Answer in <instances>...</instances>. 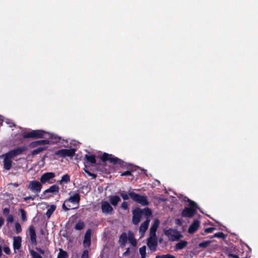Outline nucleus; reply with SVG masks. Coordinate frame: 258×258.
Segmentation results:
<instances>
[{
  "instance_id": "obj_1",
  "label": "nucleus",
  "mask_w": 258,
  "mask_h": 258,
  "mask_svg": "<svg viewBox=\"0 0 258 258\" xmlns=\"http://www.w3.org/2000/svg\"><path fill=\"white\" fill-rule=\"evenodd\" d=\"M102 162H105L109 161L115 165H119L121 168H124L126 165V163L121 159L115 157L112 154L104 153L100 158Z\"/></svg>"
},
{
  "instance_id": "obj_2",
  "label": "nucleus",
  "mask_w": 258,
  "mask_h": 258,
  "mask_svg": "<svg viewBox=\"0 0 258 258\" xmlns=\"http://www.w3.org/2000/svg\"><path fill=\"white\" fill-rule=\"evenodd\" d=\"M187 202L188 203V207H185L181 212V216L186 218H191L196 213L197 209H199L196 203L188 199Z\"/></svg>"
},
{
  "instance_id": "obj_3",
  "label": "nucleus",
  "mask_w": 258,
  "mask_h": 258,
  "mask_svg": "<svg viewBox=\"0 0 258 258\" xmlns=\"http://www.w3.org/2000/svg\"><path fill=\"white\" fill-rule=\"evenodd\" d=\"M147 244L152 252L157 250L158 246V239L155 231H151L150 236L147 239Z\"/></svg>"
},
{
  "instance_id": "obj_4",
  "label": "nucleus",
  "mask_w": 258,
  "mask_h": 258,
  "mask_svg": "<svg viewBox=\"0 0 258 258\" xmlns=\"http://www.w3.org/2000/svg\"><path fill=\"white\" fill-rule=\"evenodd\" d=\"M128 195L133 201L137 202L142 206H148L149 204L147 197L146 196L140 195L133 191L129 192Z\"/></svg>"
},
{
  "instance_id": "obj_5",
  "label": "nucleus",
  "mask_w": 258,
  "mask_h": 258,
  "mask_svg": "<svg viewBox=\"0 0 258 258\" xmlns=\"http://www.w3.org/2000/svg\"><path fill=\"white\" fill-rule=\"evenodd\" d=\"M46 134V132L42 130H32L27 134H24L23 135V139H45V137H47Z\"/></svg>"
},
{
  "instance_id": "obj_6",
  "label": "nucleus",
  "mask_w": 258,
  "mask_h": 258,
  "mask_svg": "<svg viewBox=\"0 0 258 258\" xmlns=\"http://www.w3.org/2000/svg\"><path fill=\"white\" fill-rule=\"evenodd\" d=\"M164 234L171 241H176L182 237L181 234L176 229H169L164 231Z\"/></svg>"
},
{
  "instance_id": "obj_7",
  "label": "nucleus",
  "mask_w": 258,
  "mask_h": 258,
  "mask_svg": "<svg viewBox=\"0 0 258 258\" xmlns=\"http://www.w3.org/2000/svg\"><path fill=\"white\" fill-rule=\"evenodd\" d=\"M76 151V149L75 148L62 149L56 151L55 155L61 157H73L75 156Z\"/></svg>"
},
{
  "instance_id": "obj_8",
  "label": "nucleus",
  "mask_w": 258,
  "mask_h": 258,
  "mask_svg": "<svg viewBox=\"0 0 258 258\" xmlns=\"http://www.w3.org/2000/svg\"><path fill=\"white\" fill-rule=\"evenodd\" d=\"M55 177V174L54 172H49L43 173L40 178L41 183L42 184L45 183H52L54 182L53 178Z\"/></svg>"
},
{
  "instance_id": "obj_9",
  "label": "nucleus",
  "mask_w": 258,
  "mask_h": 258,
  "mask_svg": "<svg viewBox=\"0 0 258 258\" xmlns=\"http://www.w3.org/2000/svg\"><path fill=\"white\" fill-rule=\"evenodd\" d=\"M27 146H22L10 150L7 153V154H8V156L13 158L18 155L22 154L25 151H27Z\"/></svg>"
},
{
  "instance_id": "obj_10",
  "label": "nucleus",
  "mask_w": 258,
  "mask_h": 258,
  "mask_svg": "<svg viewBox=\"0 0 258 258\" xmlns=\"http://www.w3.org/2000/svg\"><path fill=\"white\" fill-rule=\"evenodd\" d=\"M42 183L36 180H32L29 182L28 188L33 192L39 193L42 187Z\"/></svg>"
},
{
  "instance_id": "obj_11",
  "label": "nucleus",
  "mask_w": 258,
  "mask_h": 258,
  "mask_svg": "<svg viewBox=\"0 0 258 258\" xmlns=\"http://www.w3.org/2000/svg\"><path fill=\"white\" fill-rule=\"evenodd\" d=\"M101 210L106 215H112L113 209L110 204L107 201H102L101 203Z\"/></svg>"
},
{
  "instance_id": "obj_12",
  "label": "nucleus",
  "mask_w": 258,
  "mask_h": 258,
  "mask_svg": "<svg viewBox=\"0 0 258 258\" xmlns=\"http://www.w3.org/2000/svg\"><path fill=\"white\" fill-rule=\"evenodd\" d=\"M133 214L132 222L134 225H137L140 221L143 212L139 208H138L134 210Z\"/></svg>"
},
{
  "instance_id": "obj_13",
  "label": "nucleus",
  "mask_w": 258,
  "mask_h": 258,
  "mask_svg": "<svg viewBox=\"0 0 258 258\" xmlns=\"http://www.w3.org/2000/svg\"><path fill=\"white\" fill-rule=\"evenodd\" d=\"M91 229H88L86 231V233L85 234L84 239L83 241V246L85 248L89 247L91 245Z\"/></svg>"
},
{
  "instance_id": "obj_14",
  "label": "nucleus",
  "mask_w": 258,
  "mask_h": 258,
  "mask_svg": "<svg viewBox=\"0 0 258 258\" xmlns=\"http://www.w3.org/2000/svg\"><path fill=\"white\" fill-rule=\"evenodd\" d=\"M81 198L79 193H75L73 196H71L69 198L66 200V203H72L73 204H77L78 206L76 208L72 209H76L78 208L79 204L80 202Z\"/></svg>"
},
{
  "instance_id": "obj_15",
  "label": "nucleus",
  "mask_w": 258,
  "mask_h": 258,
  "mask_svg": "<svg viewBox=\"0 0 258 258\" xmlns=\"http://www.w3.org/2000/svg\"><path fill=\"white\" fill-rule=\"evenodd\" d=\"M29 234L30 236L31 243L32 244L36 245V234L35 232V229L33 225H31L29 227Z\"/></svg>"
},
{
  "instance_id": "obj_16",
  "label": "nucleus",
  "mask_w": 258,
  "mask_h": 258,
  "mask_svg": "<svg viewBox=\"0 0 258 258\" xmlns=\"http://www.w3.org/2000/svg\"><path fill=\"white\" fill-rule=\"evenodd\" d=\"M4 156V168L7 170H9L12 167V157L8 156V154L6 153L3 155Z\"/></svg>"
},
{
  "instance_id": "obj_17",
  "label": "nucleus",
  "mask_w": 258,
  "mask_h": 258,
  "mask_svg": "<svg viewBox=\"0 0 258 258\" xmlns=\"http://www.w3.org/2000/svg\"><path fill=\"white\" fill-rule=\"evenodd\" d=\"M45 139H47L50 141V144H55L59 143L60 141V138L55 135H53L46 133Z\"/></svg>"
},
{
  "instance_id": "obj_18",
  "label": "nucleus",
  "mask_w": 258,
  "mask_h": 258,
  "mask_svg": "<svg viewBox=\"0 0 258 258\" xmlns=\"http://www.w3.org/2000/svg\"><path fill=\"white\" fill-rule=\"evenodd\" d=\"M200 225V221L199 220L197 219L194 220L188 229V232L190 234L194 233L198 229Z\"/></svg>"
},
{
  "instance_id": "obj_19",
  "label": "nucleus",
  "mask_w": 258,
  "mask_h": 258,
  "mask_svg": "<svg viewBox=\"0 0 258 258\" xmlns=\"http://www.w3.org/2000/svg\"><path fill=\"white\" fill-rule=\"evenodd\" d=\"M59 186L56 184H53L49 187L48 189L45 190L43 191V194L45 195L48 192H51L54 195L57 194L59 192Z\"/></svg>"
},
{
  "instance_id": "obj_20",
  "label": "nucleus",
  "mask_w": 258,
  "mask_h": 258,
  "mask_svg": "<svg viewBox=\"0 0 258 258\" xmlns=\"http://www.w3.org/2000/svg\"><path fill=\"white\" fill-rule=\"evenodd\" d=\"M109 201L112 206L116 207L121 201V199L117 195L110 196L109 197Z\"/></svg>"
},
{
  "instance_id": "obj_21",
  "label": "nucleus",
  "mask_w": 258,
  "mask_h": 258,
  "mask_svg": "<svg viewBox=\"0 0 258 258\" xmlns=\"http://www.w3.org/2000/svg\"><path fill=\"white\" fill-rule=\"evenodd\" d=\"M136 166H133L131 164H126L125 167H124L123 168H126L128 170L125 172L121 173L120 174L121 176L132 175V172L136 170Z\"/></svg>"
},
{
  "instance_id": "obj_22",
  "label": "nucleus",
  "mask_w": 258,
  "mask_h": 258,
  "mask_svg": "<svg viewBox=\"0 0 258 258\" xmlns=\"http://www.w3.org/2000/svg\"><path fill=\"white\" fill-rule=\"evenodd\" d=\"M188 244V242L186 240H180L179 242L177 243L174 246V250L177 251L183 249Z\"/></svg>"
},
{
  "instance_id": "obj_23",
  "label": "nucleus",
  "mask_w": 258,
  "mask_h": 258,
  "mask_svg": "<svg viewBox=\"0 0 258 258\" xmlns=\"http://www.w3.org/2000/svg\"><path fill=\"white\" fill-rule=\"evenodd\" d=\"M22 238L20 236L15 237L13 241V248L15 250L19 249L21 247Z\"/></svg>"
},
{
  "instance_id": "obj_24",
  "label": "nucleus",
  "mask_w": 258,
  "mask_h": 258,
  "mask_svg": "<svg viewBox=\"0 0 258 258\" xmlns=\"http://www.w3.org/2000/svg\"><path fill=\"white\" fill-rule=\"evenodd\" d=\"M127 236L126 233H122L119 236V243L120 246H124L127 241Z\"/></svg>"
},
{
  "instance_id": "obj_25",
  "label": "nucleus",
  "mask_w": 258,
  "mask_h": 258,
  "mask_svg": "<svg viewBox=\"0 0 258 258\" xmlns=\"http://www.w3.org/2000/svg\"><path fill=\"white\" fill-rule=\"evenodd\" d=\"M127 239L129 241V242L133 246H136L137 244V240L135 239L133 233L129 231L128 232V236L127 237Z\"/></svg>"
},
{
  "instance_id": "obj_26",
  "label": "nucleus",
  "mask_w": 258,
  "mask_h": 258,
  "mask_svg": "<svg viewBox=\"0 0 258 258\" xmlns=\"http://www.w3.org/2000/svg\"><path fill=\"white\" fill-rule=\"evenodd\" d=\"M85 158L86 159V163H90L92 164H95L96 162V156L94 155H88L86 154ZM86 163V162H85Z\"/></svg>"
},
{
  "instance_id": "obj_27",
  "label": "nucleus",
  "mask_w": 258,
  "mask_h": 258,
  "mask_svg": "<svg viewBox=\"0 0 258 258\" xmlns=\"http://www.w3.org/2000/svg\"><path fill=\"white\" fill-rule=\"evenodd\" d=\"M149 225V220H146L143 223H142L140 226L139 230L140 232L144 233L148 228Z\"/></svg>"
},
{
  "instance_id": "obj_28",
  "label": "nucleus",
  "mask_w": 258,
  "mask_h": 258,
  "mask_svg": "<svg viewBox=\"0 0 258 258\" xmlns=\"http://www.w3.org/2000/svg\"><path fill=\"white\" fill-rule=\"evenodd\" d=\"M70 181V176L68 174L63 175L61 179L58 181L60 184L67 183Z\"/></svg>"
},
{
  "instance_id": "obj_29",
  "label": "nucleus",
  "mask_w": 258,
  "mask_h": 258,
  "mask_svg": "<svg viewBox=\"0 0 258 258\" xmlns=\"http://www.w3.org/2000/svg\"><path fill=\"white\" fill-rule=\"evenodd\" d=\"M56 206L54 205H51L49 208H48L46 213V215L48 218H50L52 215L53 212L56 209Z\"/></svg>"
},
{
  "instance_id": "obj_30",
  "label": "nucleus",
  "mask_w": 258,
  "mask_h": 258,
  "mask_svg": "<svg viewBox=\"0 0 258 258\" xmlns=\"http://www.w3.org/2000/svg\"><path fill=\"white\" fill-rule=\"evenodd\" d=\"M139 253L141 255V258H146V246L145 245L139 248Z\"/></svg>"
},
{
  "instance_id": "obj_31",
  "label": "nucleus",
  "mask_w": 258,
  "mask_h": 258,
  "mask_svg": "<svg viewBox=\"0 0 258 258\" xmlns=\"http://www.w3.org/2000/svg\"><path fill=\"white\" fill-rule=\"evenodd\" d=\"M85 227L84 222L81 220H79L75 225V228L77 230H81Z\"/></svg>"
},
{
  "instance_id": "obj_32",
  "label": "nucleus",
  "mask_w": 258,
  "mask_h": 258,
  "mask_svg": "<svg viewBox=\"0 0 258 258\" xmlns=\"http://www.w3.org/2000/svg\"><path fill=\"white\" fill-rule=\"evenodd\" d=\"M46 149V147H39L32 151L31 154L32 156L36 155L37 154H39L41 152Z\"/></svg>"
},
{
  "instance_id": "obj_33",
  "label": "nucleus",
  "mask_w": 258,
  "mask_h": 258,
  "mask_svg": "<svg viewBox=\"0 0 258 258\" xmlns=\"http://www.w3.org/2000/svg\"><path fill=\"white\" fill-rule=\"evenodd\" d=\"M68 257V253L60 249L57 255V258H67Z\"/></svg>"
},
{
  "instance_id": "obj_34",
  "label": "nucleus",
  "mask_w": 258,
  "mask_h": 258,
  "mask_svg": "<svg viewBox=\"0 0 258 258\" xmlns=\"http://www.w3.org/2000/svg\"><path fill=\"white\" fill-rule=\"evenodd\" d=\"M211 240L204 241L203 242L200 243L198 246L201 248H206L211 244Z\"/></svg>"
},
{
  "instance_id": "obj_35",
  "label": "nucleus",
  "mask_w": 258,
  "mask_h": 258,
  "mask_svg": "<svg viewBox=\"0 0 258 258\" xmlns=\"http://www.w3.org/2000/svg\"><path fill=\"white\" fill-rule=\"evenodd\" d=\"M226 237H227V235L224 234L222 232H219L214 234L211 238L218 237V238H221L222 239H225L226 238Z\"/></svg>"
},
{
  "instance_id": "obj_36",
  "label": "nucleus",
  "mask_w": 258,
  "mask_h": 258,
  "mask_svg": "<svg viewBox=\"0 0 258 258\" xmlns=\"http://www.w3.org/2000/svg\"><path fill=\"white\" fill-rule=\"evenodd\" d=\"M31 255L33 258H42L41 255L33 249L30 250Z\"/></svg>"
},
{
  "instance_id": "obj_37",
  "label": "nucleus",
  "mask_w": 258,
  "mask_h": 258,
  "mask_svg": "<svg viewBox=\"0 0 258 258\" xmlns=\"http://www.w3.org/2000/svg\"><path fill=\"white\" fill-rule=\"evenodd\" d=\"M155 258H176L175 256L171 254H162L160 255H157Z\"/></svg>"
},
{
  "instance_id": "obj_38",
  "label": "nucleus",
  "mask_w": 258,
  "mask_h": 258,
  "mask_svg": "<svg viewBox=\"0 0 258 258\" xmlns=\"http://www.w3.org/2000/svg\"><path fill=\"white\" fill-rule=\"evenodd\" d=\"M15 231L17 234H19L22 231V228L20 224L18 222H16L15 224Z\"/></svg>"
},
{
  "instance_id": "obj_39",
  "label": "nucleus",
  "mask_w": 258,
  "mask_h": 258,
  "mask_svg": "<svg viewBox=\"0 0 258 258\" xmlns=\"http://www.w3.org/2000/svg\"><path fill=\"white\" fill-rule=\"evenodd\" d=\"M20 212H21V217H22V221L24 222L26 221L27 220V216H26V213L25 211L23 209H21Z\"/></svg>"
},
{
  "instance_id": "obj_40",
  "label": "nucleus",
  "mask_w": 258,
  "mask_h": 258,
  "mask_svg": "<svg viewBox=\"0 0 258 258\" xmlns=\"http://www.w3.org/2000/svg\"><path fill=\"white\" fill-rule=\"evenodd\" d=\"M38 146L41 145L50 144V141L46 139V140L37 141Z\"/></svg>"
},
{
  "instance_id": "obj_41",
  "label": "nucleus",
  "mask_w": 258,
  "mask_h": 258,
  "mask_svg": "<svg viewBox=\"0 0 258 258\" xmlns=\"http://www.w3.org/2000/svg\"><path fill=\"white\" fill-rule=\"evenodd\" d=\"M120 196L124 200H127L129 199V195L125 193L124 191H122L119 193Z\"/></svg>"
},
{
  "instance_id": "obj_42",
  "label": "nucleus",
  "mask_w": 258,
  "mask_h": 258,
  "mask_svg": "<svg viewBox=\"0 0 258 258\" xmlns=\"http://www.w3.org/2000/svg\"><path fill=\"white\" fill-rule=\"evenodd\" d=\"M71 206L69 205V203H66V201L62 206L63 210L66 211H69L70 209Z\"/></svg>"
},
{
  "instance_id": "obj_43",
  "label": "nucleus",
  "mask_w": 258,
  "mask_h": 258,
  "mask_svg": "<svg viewBox=\"0 0 258 258\" xmlns=\"http://www.w3.org/2000/svg\"><path fill=\"white\" fill-rule=\"evenodd\" d=\"M5 217L8 223H12L14 222V216L12 214H9Z\"/></svg>"
},
{
  "instance_id": "obj_44",
  "label": "nucleus",
  "mask_w": 258,
  "mask_h": 258,
  "mask_svg": "<svg viewBox=\"0 0 258 258\" xmlns=\"http://www.w3.org/2000/svg\"><path fill=\"white\" fill-rule=\"evenodd\" d=\"M121 208L124 210H128V204L126 202H123L121 205Z\"/></svg>"
},
{
  "instance_id": "obj_45",
  "label": "nucleus",
  "mask_w": 258,
  "mask_h": 258,
  "mask_svg": "<svg viewBox=\"0 0 258 258\" xmlns=\"http://www.w3.org/2000/svg\"><path fill=\"white\" fill-rule=\"evenodd\" d=\"M216 229L214 227H208L205 229V233H212Z\"/></svg>"
},
{
  "instance_id": "obj_46",
  "label": "nucleus",
  "mask_w": 258,
  "mask_h": 258,
  "mask_svg": "<svg viewBox=\"0 0 258 258\" xmlns=\"http://www.w3.org/2000/svg\"><path fill=\"white\" fill-rule=\"evenodd\" d=\"M3 250H4V251L5 252V253H6L7 254H10L11 253V250H10V248L7 246H5L4 247H3Z\"/></svg>"
},
{
  "instance_id": "obj_47",
  "label": "nucleus",
  "mask_w": 258,
  "mask_h": 258,
  "mask_svg": "<svg viewBox=\"0 0 258 258\" xmlns=\"http://www.w3.org/2000/svg\"><path fill=\"white\" fill-rule=\"evenodd\" d=\"M10 209L8 208H5L3 210V213L5 216L9 215Z\"/></svg>"
},
{
  "instance_id": "obj_48",
  "label": "nucleus",
  "mask_w": 258,
  "mask_h": 258,
  "mask_svg": "<svg viewBox=\"0 0 258 258\" xmlns=\"http://www.w3.org/2000/svg\"><path fill=\"white\" fill-rule=\"evenodd\" d=\"M145 215L147 216H150L152 215L151 210L148 208H146L145 209Z\"/></svg>"
},
{
  "instance_id": "obj_49",
  "label": "nucleus",
  "mask_w": 258,
  "mask_h": 258,
  "mask_svg": "<svg viewBox=\"0 0 258 258\" xmlns=\"http://www.w3.org/2000/svg\"><path fill=\"white\" fill-rule=\"evenodd\" d=\"M82 258H88V251L87 249L84 250L82 255Z\"/></svg>"
},
{
  "instance_id": "obj_50",
  "label": "nucleus",
  "mask_w": 258,
  "mask_h": 258,
  "mask_svg": "<svg viewBox=\"0 0 258 258\" xmlns=\"http://www.w3.org/2000/svg\"><path fill=\"white\" fill-rule=\"evenodd\" d=\"M86 173L90 176L92 177L93 179H95L97 177L96 174L90 172L89 171H86Z\"/></svg>"
},
{
  "instance_id": "obj_51",
  "label": "nucleus",
  "mask_w": 258,
  "mask_h": 258,
  "mask_svg": "<svg viewBox=\"0 0 258 258\" xmlns=\"http://www.w3.org/2000/svg\"><path fill=\"white\" fill-rule=\"evenodd\" d=\"M35 198V196L32 197V196H30L24 197L23 200L24 201H27L29 200H34Z\"/></svg>"
},
{
  "instance_id": "obj_52",
  "label": "nucleus",
  "mask_w": 258,
  "mask_h": 258,
  "mask_svg": "<svg viewBox=\"0 0 258 258\" xmlns=\"http://www.w3.org/2000/svg\"><path fill=\"white\" fill-rule=\"evenodd\" d=\"M38 146V143H37V141L32 142L29 145V146H30V148H34V147H37Z\"/></svg>"
},
{
  "instance_id": "obj_53",
  "label": "nucleus",
  "mask_w": 258,
  "mask_h": 258,
  "mask_svg": "<svg viewBox=\"0 0 258 258\" xmlns=\"http://www.w3.org/2000/svg\"><path fill=\"white\" fill-rule=\"evenodd\" d=\"M228 257V258H239L238 255L232 253H229Z\"/></svg>"
},
{
  "instance_id": "obj_54",
  "label": "nucleus",
  "mask_w": 258,
  "mask_h": 258,
  "mask_svg": "<svg viewBox=\"0 0 258 258\" xmlns=\"http://www.w3.org/2000/svg\"><path fill=\"white\" fill-rule=\"evenodd\" d=\"M35 249L37 251H38L41 254H43L45 253L44 250L40 247H36Z\"/></svg>"
},
{
  "instance_id": "obj_55",
  "label": "nucleus",
  "mask_w": 258,
  "mask_h": 258,
  "mask_svg": "<svg viewBox=\"0 0 258 258\" xmlns=\"http://www.w3.org/2000/svg\"><path fill=\"white\" fill-rule=\"evenodd\" d=\"M4 219L2 216H0V228L4 225Z\"/></svg>"
},
{
  "instance_id": "obj_56",
  "label": "nucleus",
  "mask_w": 258,
  "mask_h": 258,
  "mask_svg": "<svg viewBox=\"0 0 258 258\" xmlns=\"http://www.w3.org/2000/svg\"><path fill=\"white\" fill-rule=\"evenodd\" d=\"M130 253V248H127L126 251L123 253V255H128Z\"/></svg>"
},
{
  "instance_id": "obj_57",
  "label": "nucleus",
  "mask_w": 258,
  "mask_h": 258,
  "mask_svg": "<svg viewBox=\"0 0 258 258\" xmlns=\"http://www.w3.org/2000/svg\"><path fill=\"white\" fill-rule=\"evenodd\" d=\"M11 184L16 187H18L19 186V183L17 182L11 183Z\"/></svg>"
},
{
  "instance_id": "obj_58",
  "label": "nucleus",
  "mask_w": 258,
  "mask_h": 258,
  "mask_svg": "<svg viewBox=\"0 0 258 258\" xmlns=\"http://www.w3.org/2000/svg\"><path fill=\"white\" fill-rule=\"evenodd\" d=\"M156 227H154V226H152L150 229V232H151V231H155V232L156 233Z\"/></svg>"
},
{
  "instance_id": "obj_59",
  "label": "nucleus",
  "mask_w": 258,
  "mask_h": 258,
  "mask_svg": "<svg viewBox=\"0 0 258 258\" xmlns=\"http://www.w3.org/2000/svg\"><path fill=\"white\" fill-rule=\"evenodd\" d=\"M159 221L157 220L154 224L153 226H154V227H156V228H157L158 226Z\"/></svg>"
},
{
  "instance_id": "obj_60",
  "label": "nucleus",
  "mask_w": 258,
  "mask_h": 258,
  "mask_svg": "<svg viewBox=\"0 0 258 258\" xmlns=\"http://www.w3.org/2000/svg\"><path fill=\"white\" fill-rule=\"evenodd\" d=\"M3 121V117L0 115V127L2 125Z\"/></svg>"
},
{
  "instance_id": "obj_61",
  "label": "nucleus",
  "mask_w": 258,
  "mask_h": 258,
  "mask_svg": "<svg viewBox=\"0 0 258 258\" xmlns=\"http://www.w3.org/2000/svg\"><path fill=\"white\" fill-rule=\"evenodd\" d=\"M3 256V253H2V246L0 245V258Z\"/></svg>"
},
{
  "instance_id": "obj_62",
  "label": "nucleus",
  "mask_w": 258,
  "mask_h": 258,
  "mask_svg": "<svg viewBox=\"0 0 258 258\" xmlns=\"http://www.w3.org/2000/svg\"><path fill=\"white\" fill-rule=\"evenodd\" d=\"M176 223H177V224H181V222H180V220H179V219H177Z\"/></svg>"
},
{
  "instance_id": "obj_63",
  "label": "nucleus",
  "mask_w": 258,
  "mask_h": 258,
  "mask_svg": "<svg viewBox=\"0 0 258 258\" xmlns=\"http://www.w3.org/2000/svg\"><path fill=\"white\" fill-rule=\"evenodd\" d=\"M84 171L86 172V171H88L87 169V166L85 165V168H84Z\"/></svg>"
},
{
  "instance_id": "obj_64",
  "label": "nucleus",
  "mask_w": 258,
  "mask_h": 258,
  "mask_svg": "<svg viewBox=\"0 0 258 258\" xmlns=\"http://www.w3.org/2000/svg\"><path fill=\"white\" fill-rule=\"evenodd\" d=\"M162 241H163V239L162 238H160L159 240V241L160 243H161Z\"/></svg>"
}]
</instances>
